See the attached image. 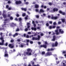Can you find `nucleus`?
I'll return each mask as SVG.
<instances>
[{
  "instance_id": "obj_20",
  "label": "nucleus",
  "mask_w": 66,
  "mask_h": 66,
  "mask_svg": "<svg viewBox=\"0 0 66 66\" xmlns=\"http://www.w3.org/2000/svg\"><path fill=\"white\" fill-rule=\"evenodd\" d=\"M54 49L52 48L51 49H48L47 50V51H52L53 50H54Z\"/></svg>"
},
{
  "instance_id": "obj_30",
  "label": "nucleus",
  "mask_w": 66,
  "mask_h": 66,
  "mask_svg": "<svg viewBox=\"0 0 66 66\" xmlns=\"http://www.w3.org/2000/svg\"><path fill=\"white\" fill-rule=\"evenodd\" d=\"M28 15H27L26 16V17L25 18V19L27 20L28 19Z\"/></svg>"
},
{
  "instance_id": "obj_33",
  "label": "nucleus",
  "mask_w": 66,
  "mask_h": 66,
  "mask_svg": "<svg viewBox=\"0 0 66 66\" xmlns=\"http://www.w3.org/2000/svg\"><path fill=\"white\" fill-rule=\"evenodd\" d=\"M62 66H66V64H65V63L63 62V64Z\"/></svg>"
},
{
  "instance_id": "obj_47",
  "label": "nucleus",
  "mask_w": 66,
  "mask_h": 66,
  "mask_svg": "<svg viewBox=\"0 0 66 66\" xmlns=\"http://www.w3.org/2000/svg\"><path fill=\"white\" fill-rule=\"evenodd\" d=\"M49 28L50 29H51L52 28V26H50L49 27Z\"/></svg>"
},
{
  "instance_id": "obj_44",
  "label": "nucleus",
  "mask_w": 66,
  "mask_h": 66,
  "mask_svg": "<svg viewBox=\"0 0 66 66\" xmlns=\"http://www.w3.org/2000/svg\"><path fill=\"white\" fill-rule=\"evenodd\" d=\"M27 43H29V41H30V40H29V39H27Z\"/></svg>"
},
{
  "instance_id": "obj_4",
  "label": "nucleus",
  "mask_w": 66,
  "mask_h": 66,
  "mask_svg": "<svg viewBox=\"0 0 66 66\" xmlns=\"http://www.w3.org/2000/svg\"><path fill=\"white\" fill-rule=\"evenodd\" d=\"M59 28H60L59 27H57L56 28L57 29L55 30L56 35H59L60 34V33L58 32V29H59Z\"/></svg>"
},
{
  "instance_id": "obj_48",
  "label": "nucleus",
  "mask_w": 66,
  "mask_h": 66,
  "mask_svg": "<svg viewBox=\"0 0 66 66\" xmlns=\"http://www.w3.org/2000/svg\"><path fill=\"white\" fill-rule=\"evenodd\" d=\"M17 41H18V42H20V39H18L17 40Z\"/></svg>"
},
{
  "instance_id": "obj_43",
  "label": "nucleus",
  "mask_w": 66,
  "mask_h": 66,
  "mask_svg": "<svg viewBox=\"0 0 66 66\" xmlns=\"http://www.w3.org/2000/svg\"><path fill=\"white\" fill-rule=\"evenodd\" d=\"M37 29H38V30H40V27H37Z\"/></svg>"
},
{
  "instance_id": "obj_22",
  "label": "nucleus",
  "mask_w": 66,
  "mask_h": 66,
  "mask_svg": "<svg viewBox=\"0 0 66 66\" xmlns=\"http://www.w3.org/2000/svg\"><path fill=\"white\" fill-rule=\"evenodd\" d=\"M20 47H21V48H22L24 46V45L22 44L21 45L19 46Z\"/></svg>"
},
{
  "instance_id": "obj_53",
  "label": "nucleus",
  "mask_w": 66,
  "mask_h": 66,
  "mask_svg": "<svg viewBox=\"0 0 66 66\" xmlns=\"http://www.w3.org/2000/svg\"><path fill=\"white\" fill-rule=\"evenodd\" d=\"M8 44H7V43H6V44H5V45L6 46H7Z\"/></svg>"
},
{
  "instance_id": "obj_6",
  "label": "nucleus",
  "mask_w": 66,
  "mask_h": 66,
  "mask_svg": "<svg viewBox=\"0 0 66 66\" xmlns=\"http://www.w3.org/2000/svg\"><path fill=\"white\" fill-rule=\"evenodd\" d=\"M5 13V11L4 10L3 11V16L4 18H6V15L5 14H4Z\"/></svg>"
},
{
  "instance_id": "obj_11",
  "label": "nucleus",
  "mask_w": 66,
  "mask_h": 66,
  "mask_svg": "<svg viewBox=\"0 0 66 66\" xmlns=\"http://www.w3.org/2000/svg\"><path fill=\"white\" fill-rule=\"evenodd\" d=\"M9 47L10 48H13L14 47V45H13V44H10L9 45Z\"/></svg>"
},
{
  "instance_id": "obj_23",
  "label": "nucleus",
  "mask_w": 66,
  "mask_h": 66,
  "mask_svg": "<svg viewBox=\"0 0 66 66\" xmlns=\"http://www.w3.org/2000/svg\"><path fill=\"white\" fill-rule=\"evenodd\" d=\"M4 23H7L8 21L7 20V19H6L5 20H4Z\"/></svg>"
},
{
  "instance_id": "obj_10",
  "label": "nucleus",
  "mask_w": 66,
  "mask_h": 66,
  "mask_svg": "<svg viewBox=\"0 0 66 66\" xmlns=\"http://www.w3.org/2000/svg\"><path fill=\"white\" fill-rule=\"evenodd\" d=\"M9 27L10 26V24H4L2 26V27Z\"/></svg>"
},
{
  "instance_id": "obj_37",
  "label": "nucleus",
  "mask_w": 66,
  "mask_h": 66,
  "mask_svg": "<svg viewBox=\"0 0 66 66\" xmlns=\"http://www.w3.org/2000/svg\"><path fill=\"white\" fill-rule=\"evenodd\" d=\"M27 26H30V23H27Z\"/></svg>"
},
{
  "instance_id": "obj_5",
  "label": "nucleus",
  "mask_w": 66,
  "mask_h": 66,
  "mask_svg": "<svg viewBox=\"0 0 66 66\" xmlns=\"http://www.w3.org/2000/svg\"><path fill=\"white\" fill-rule=\"evenodd\" d=\"M5 51L4 56L5 57H9L8 54H7V51H6V50H5Z\"/></svg>"
},
{
  "instance_id": "obj_58",
  "label": "nucleus",
  "mask_w": 66,
  "mask_h": 66,
  "mask_svg": "<svg viewBox=\"0 0 66 66\" xmlns=\"http://www.w3.org/2000/svg\"><path fill=\"white\" fill-rule=\"evenodd\" d=\"M46 25L47 27L49 26V24H48L47 23H46Z\"/></svg>"
},
{
  "instance_id": "obj_31",
  "label": "nucleus",
  "mask_w": 66,
  "mask_h": 66,
  "mask_svg": "<svg viewBox=\"0 0 66 66\" xmlns=\"http://www.w3.org/2000/svg\"><path fill=\"white\" fill-rule=\"evenodd\" d=\"M22 16L23 17H24V16H26V13H23L22 14Z\"/></svg>"
},
{
  "instance_id": "obj_38",
  "label": "nucleus",
  "mask_w": 66,
  "mask_h": 66,
  "mask_svg": "<svg viewBox=\"0 0 66 66\" xmlns=\"http://www.w3.org/2000/svg\"><path fill=\"white\" fill-rule=\"evenodd\" d=\"M14 42V40H13L12 39L11 40V43H13V42Z\"/></svg>"
},
{
  "instance_id": "obj_3",
  "label": "nucleus",
  "mask_w": 66,
  "mask_h": 66,
  "mask_svg": "<svg viewBox=\"0 0 66 66\" xmlns=\"http://www.w3.org/2000/svg\"><path fill=\"white\" fill-rule=\"evenodd\" d=\"M38 38H35L34 37H32V40H39L40 39V36L38 35Z\"/></svg>"
},
{
  "instance_id": "obj_41",
  "label": "nucleus",
  "mask_w": 66,
  "mask_h": 66,
  "mask_svg": "<svg viewBox=\"0 0 66 66\" xmlns=\"http://www.w3.org/2000/svg\"><path fill=\"white\" fill-rule=\"evenodd\" d=\"M13 17H11L10 18V20H13Z\"/></svg>"
},
{
  "instance_id": "obj_45",
  "label": "nucleus",
  "mask_w": 66,
  "mask_h": 66,
  "mask_svg": "<svg viewBox=\"0 0 66 66\" xmlns=\"http://www.w3.org/2000/svg\"><path fill=\"white\" fill-rule=\"evenodd\" d=\"M36 11L37 12H38V9H36Z\"/></svg>"
},
{
  "instance_id": "obj_28",
  "label": "nucleus",
  "mask_w": 66,
  "mask_h": 66,
  "mask_svg": "<svg viewBox=\"0 0 66 66\" xmlns=\"http://www.w3.org/2000/svg\"><path fill=\"white\" fill-rule=\"evenodd\" d=\"M17 35H18V33H16L15 34L13 35V36L14 37H15V36H17Z\"/></svg>"
},
{
  "instance_id": "obj_19",
  "label": "nucleus",
  "mask_w": 66,
  "mask_h": 66,
  "mask_svg": "<svg viewBox=\"0 0 66 66\" xmlns=\"http://www.w3.org/2000/svg\"><path fill=\"white\" fill-rule=\"evenodd\" d=\"M55 40V36H53V39H52V41H54Z\"/></svg>"
},
{
  "instance_id": "obj_18",
  "label": "nucleus",
  "mask_w": 66,
  "mask_h": 66,
  "mask_svg": "<svg viewBox=\"0 0 66 66\" xmlns=\"http://www.w3.org/2000/svg\"><path fill=\"white\" fill-rule=\"evenodd\" d=\"M53 11L54 12H57L58 11V9L55 8L53 9Z\"/></svg>"
},
{
  "instance_id": "obj_49",
  "label": "nucleus",
  "mask_w": 66,
  "mask_h": 66,
  "mask_svg": "<svg viewBox=\"0 0 66 66\" xmlns=\"http://www.w3.org/2000/svg\"><path fill=\"white\" fill-rule=\"evenodd\" d=\"M25 31H28V29L27 28H26L25 29Z\"/></svg>"
},
{
  "instance_id": "obj_46",
  "label": "nucleus",
  "mask_w": 66,
  "mask_h": 66,
  "mask_svg": "<svg viewBox=\"0 0 66 66\" xmlns=\"http://www.w3.org/2000/svg\"><path fill=\"white\" fill-rule=\"evenodd\" d=\"M48 4H49L50 5H52V3H48Z\"/></svg>"
},
{
  "instance_id": "obj_40",
  "label": "nucleus",
  "mask_w": 66,
  "mask_h": 66,
  "mask_svg": "<svg viewBox=\"0 0 66 66\" xmlns=\"http://www.w3.org/2000/svg\"><path fill=\"white\" fill-rule=\"evenodd\" d=\"M30 43L31 44H32L33 43V42L32 41H30Z\"/></svg>"
},
{
  "instance_id": "obj_7",
  "label": "nucleus",
  "mask_w": 66,
  "mask_h": 66,
  "mask_svg": "<svg viewBox=\"0 0 66 66\" xmlns=\"http://www.w3.org/2000/svg\"><path fill=\"white\" fill-rule=\"evenodd\" d=\"M52 16L51 17V19H56L57 18V17H53V15H52Z\"/></svg>"
},
{
  "instance_id": "obj_2",
  "label": "nucleus",
  "mask_w": 66,
  "mask_h": 66,
  "mask_svg": "<svg viewBox=\"0 0 66 66\" xmlns=\"http://www.w3.org/2000/svg\"><path fill=\"white\" fill-rule=\"evenodd\" d=\"M0 34V35H1V37L0 38V39H1V40H2V43L0 42V45H3V44H4V40H3V37L2 36V33H1Z\"/></svg>"
},
{
  "instance_id": "obj_64",
  "label": "nucleus",
  "mask_w": 66,
  "mask_h": 66,
  "mask_svg": "<svg viewBox=\"0 0 66 66\" xmlns=\"http://www.w3.org/2000/svg\"><path fill=\"white\" fill-rule=\"evenodd\" d=\"M8 3H11V2L10 1H9L8 2Z\"/></svg>"
},
{
  "instance_id": "obj_35",
  "label": "nucleus",
  "mask_w": 66,
  "mask_h": 66,
  "mask_svg": "<svg viewBox=\"0 0 66 66\" xmlns=\"http://www.w3.org/2000/svg\"><path fill=\"white\" fill-rule=\"evenodd\" d=\"M35 16L37 18H39V15H35Z\"/></svg>"
},
{
  "instance_id": "obj_50",
  "label": "nucleus",
  "mask_w": 66,
  "mask_h": 66,
  "mask_svg": "<svg viewBox=\"0 0 66 66\" xmlns=\"http://www.w3.org/2000/svg\"><path fill=\"white\" fill-rule=\"evenodd\" d=\"M12 24L13 26H16V24H14V23H12Z\"/></svg>"
},
{
  "instance_id": "obj_51",
  "label": "nucleus",
  "mask_w": 66,
  "mask_h": 66,
  "mask_svg": "<svg viewBox=\"0 0 66 66\" xmlns=\"http://www.w3.org/2000/svg\"><path fill=\"white\" fill-rule=\"evenodd\" d=\"M27 38H29V36L28 35H27L26 36Z\"/></svg>"
},
{
  "instance_id": "obj_55",
  "label": "nucleus",
  "mask_w": 66,
  "mask_h": 66,
  "mask_svg": "<svg viewBox=\"0 0 66 66\" xmlns=\"http://www.w3.org/2000/svg\"><path fill=\"white\" fill-rule=\"evenodd\" d=\"M16 15L17 16V17H19V14H17Z\"/></svg>"
},
{
  "instance_id": "obj_42",
  "label": "nucleus",
  "mask_w": 66,
  "mask_h": 66,
  "mask_svg": "<svg viewBox=\"0 0 66 66\" xmlns=\"http://www.w3.org/2000/svg\"><path fill=\"white\" fill-rule=\"evenodd\" d=\"M45 53V52H42V54H44Z\"/></svg>"
},
{
  "instance_id": "obj_56",
  "label": "nucleus",
  "mask_w": 66,
  "mask_h": 66,
  "mask_svg": "<svg viewBox=\"0 0 66 66\" xmlns=\"http://www.w3.org/2000/svg\"><path fill=\"white\" fill-rule=\"evenodd\" d=\"M28 34H31V33L30 32H28Z\"/></svg>"
},
{
  "instance_id": "obj_15",
  "label": "nucleus",
  "mask_w": 66,
  "mask_h": 66,
  "mask_svg": "<svg viewBox=\"0 0 66 66\" xmlns=\"http://www.w3.org/2000/svg\"><path fill=\"white\" fill-rule=\"evenodd\" d=\"M31 29L32 30H34L35 31H36L37 30L36 28L35 27V28L32 27L31 28Z\"/></svg>"
},
{
  "instance_id": "obj_36",
  "label": "nucleus",
  "mask_w": 66,
  "mask_h": 66,
  "mask_svg": "<svg viewBox=\"0 0 66 66\" xmlns=\"http://www.w3.org/2000/svg\"><path fill=\"white\" fill-rule=\"evenodd\" d=\"M9 53H13V51H12V50H11L9 51Z\"/></svg>"
},
{
  "instance_id": "obj_17",
  "label": "nucleus",
  "mask_w": 66,
  "mask_h": 66,
  "mask_svg": "<svg viewBox=\"0 0 66 66\" xmlns=\"http://www.w3.org/2000/svg\"><path fill=\"white\" fill-rule=\"evenodd\" d=\"M52 54L51 52H48L46 54L47 55H51Z\"/></svg>"
},
{
  "instance_id": "obj_27",
  "label": "nucleus",
  "mask_w": 66,
  "mask_h": 66,
  "mask_svg": "<svg viewBox=\"0 0 66 66\" xmlns=\"http://www.w3.org/2000/svg\"><path fill=\"white\" fill-rule=\"evenodd\" d=\"M5 29L4 28H1L0 27V31L1 30H3L4 31H5Z\"/></svg>"
},
{
  "instance_id": "obj_62",
  "label": "nucleus",
  "mask_w": 66,
  "mask_h": 66,
  "mask_svg": "<svg viewBox=\"0 0 66 66\" xmlns=\"http://www.w3.org/2000/svg\"><path fill=\"white\" fill-rule=\"evenodd\" d=\"M6 8H8L9 7V5H7L6 6Z\"/></svg>"
},
{
  "instance_id": "obj_16",
  "label": "nucleus",
  "mask_w": 66,
  "mask_h": 66,
  "mask_svg": "<svg viewBox=\"0 0 66 66\" xmlns=\"http://www.w3.org/2000/svg\"><path fill=\"white\" fill-rule=\"evenodd\" d=\"M40 47H44L45 48H46V47L47 46L46 45H41L40 46Z\"/></svg>"
},
{
  "instance_id": "obj_13",
  "label": "nucleus",
  "mask_w": 66,
  "mask_h": 66,
  "mask_svg": "<svg viewBox=\"0 0 66 66\" xmlns=\"http://www.w3.org/2000/svg\"><path fill=\"white\" fill-rule=\"evenodd\" d=\"M21 3V2L19 1H16L15 2V3L16 4H20Z\"/></svg>"
},
{
  "instance_id": "obj_52",
  "label": "nucleus",
  "mask_w": 66,
  "mask_h": 66,
  "mask_svg": "<svg viewBox=\"0 0 66 66\" xmlns=\"http://www.w3.org/2000/svg\"><path fill=\"white\" fill-rule=\"evenodd\" d=\"M55 28V26H53L52 27V28L53 29H54V28Z\"/></svg>"
},
{
  "instance_id": "obj_34",
  "label": "nucleus",
  "mask_w": 66,
  "mask_h": 66,
  "mask_svg": "<svg viewBox=\"0 0 66 66\" xmlns=\"http://www.w3.org/2000/svg\"><path fill=\"white\" fill-rule=\"evenodd\" d=\"M62 20L63 22H65V19H62Z\"/></svg>"
},
{
  "instance_id": "obj_1",
  "label": "nucleus",
  "mask_w": 66,
  "mask_h": 66,
  "mask_svg": "<svg viewBox=\"0 0 66 66\" xmlns=\"http://www.w3.org/2000/svg\"><path fill=\"white\" fill-rule=\"evenodd\" d=\"M27 52H26V51L24 52V54H19V55L20 56H26V55H27L28 56L31 55L32 54V50L30 48H28L27 49Z\"/></svg>"
},
{
  "instance_id": "obj_24",
  "label": "nucleus",
  "mask_w": 66,
  "mask_h": 66,
  "mask_svg": "<svg viewBox=\"0 0 66 66\" xmlns=\"http://www.w3.org/2000/svg\"><path fill=\"white\" fill-rule=\"evenodd\" d=\"M35 8H38L39 7V5H35Z\"/></svg>"
},
{
  "instance_id": "obj_8",
  "label": "nucleus",
  "mask_w": 66,
  "mask_h": 66,
  "mask_svg": "<svg viewBox=\"0 0 66 66\" xmlns=\"http://www.w3.org/2000/svg\"><path fill=\"white\" fill-rule=\"evenodd\" d=\"M21 18H19V21L20 22V23L19 24V25L20 26V27H21L22 26V23H21Z\"/></svg>"
},
{
  "instance_id": "obj_39",
  "label": "nucleus",
  "mask_w": 66,
  "mask_h": 66,
  "mask_svg": "<svg viewBox=\"0 0 66 66\" xmlns=\"http://www.w3.org/2000/svg\"><path fill=\"white\" fill-rule=\"evenodd\" d=\"M53 25H56V22H54L53 23Z\"/></svg>"
},
{
  "instance_id": "obj_26",
  "label": "nucleus",
  "mask_w": 66,
  "mask_h": 66,
  "mask_svg": "<svg viewBox=\"0 0 66 66\" xmlns=\"http://www.w3.org/2000/svg\"><path fill=\"white\" fill-rule=\"evenodd\" d=\"M21 9L22 10L24 11H27V9L26 8H22Z\"/></svg>"
},
{
  "instance_id": "obj_25",
  "label": "nucleus",
  "mask_w": 66,
  "mask_h": 66,
  "mask_svg": "<svg viewBox=\"0 0 66 66\" xmlns=\"http://www.w3.org/2000/svg\"><path fill=\"white\" fill-rule=\"evenodd\" d=\"M40 12H41L42 13H44V10L42 9H40Z\"/></svg>"
},
{
  "instance_id": "obj_54",
  "label": "nucleus",
  "mask_w": 66,
  "mask_h": 66,
  "mask_svg": "<svg viewBox=\"0 0 66 66\" xmlns=\"http://www.w3.org/2000/svg\"><path fill=\"white\" fill-rule=\"evenodd\" d=\"M66 52L65 51H63V53H66Z\"/></svg>"
},
{
  "instance_id": "obj_63",
  "label": "nucleus",
  "mask_w": 66,
  "mask_h": 66,
  "mask_svg": "<svg viewBox=\"0 0 66 66\" xmlns=\"http://www.w3.org/2000/svg\"><path fill=\"white\" fill-rule=\"evenodd\" d=\"M43 35H44V34H43V33L41 34V36H43Z\"/></svg>"
},
{
  "instance_id": "obj_60",
  "label": "nucleus",
  "mask_w": 66,
  "mask_h": 66,
  "mask_svg": "<svg viewBox=\"0 0 66 66\" xmlns=\"http://www.w3.org/2000/svg\"><path fill=\"white\" fill-rule=\"evenodd\" d=\"M15 20H16V21H18V19H17V18H15Z\"/></svg>"
},
{
  "instance_id": "obj_12",
  "label": "nucleus",
  "mask_w": 66,
  "mask_h": 66,
  "mask_svg": "<svg viewBox=\"0 0 66 66\" xmlns=\"http://www.w3.org/2000/svg\"><path fill=\"white\" fill-rule=\"evenodd\" d=\"M59 32L60 33H61V34H63L64 32L62 30V29H59Z\"/></svg>"
},
{
  "instance_id": "obj_59",
  "label": "nucleus",
  "mask_w": 66,
  "mask_h": 66,
  "mask_svg": "<svg viewBox=\"0 0 66 66\" xmlns=\"http://www.w3.org/2000/svg\"><path fill=\"white\" fill-rule=\"evenodd\" d=\"M25 4L27 5V4H29V3L28 2H27L25 3Z\"/></svg>"
},
{
  "instance_id": "obj_14",
  "label": "nucleus",
  "mask_w": 66,
  "mask_h": 66,
  "mask_svg": "<svg viewBox=\"0 0 66 66\" xmlns=\"http://www.w3.org/2000/svg\"><path fill=\"white\" fill-rule=\"evenodd\" d=\"M59 13H60V14H61L62 15H65V12H62V11H59Z\"/></svg>"
},
{
  "instance_id": "obj_32",
  "label": "nucleus",
  "mask_w": 66,
  "mask_h": 66,
  "mask_svg": "<svg viewBox=\"0 0 66 66\" xmlns=\"http://www.w3.org/2000/svg\"><path fill=\"white\" fill-rule=\"evenodd\" d=\"M19 28H17V29L16 30V32H18V31H19Z\"/></svg>"
},
{
  "instance_id": "obj_61",
  "label": "nucleus",
  "mask_w": 66,
  "mask_h": 66,
  "mask_svg": "<svg viewBox=\"0 0 66 66\" xmlns=\"http://www.w3.org/2000/svg\"><path fill=\"white\" fill-rule=\"evenodd\" d=\"M49 22L50 24H52V21H50Z\"/></svg>"
},
{
  "instance_id": "obj_57",
  "label": "nucleus",
  "mask_w": 66,
  "mask_h": 66,
  "mask_svg": "<svg viewBox=\"0 0 66 66\" xmlns=\"http://www.w3.org/2000/svg\"><path fill=\"white\" fill-rule=\"evenodd\" d=\"M33 66H39V65H38V64H37V65H33Z\"/></svg>"
},
{
  "instance_id": "obj_9",
  "label": "nucleus",
  "mask_w": 66,
  "mask_h": 66,
  "mask_svg": "<svg viewBox=\"0 0 66 66\" xmlns=\"http://www.w3.org/2000/svg\"><path fill=\"white\" fill-rule=\"evenodd\" d=\"M58 44V43H57V42H55V45L54 44H52V47H54V46H57V45Z\"/></svg>"
},
{
  "instance_id": "obj_21",
  "label": "nucleus",
  "mask_w": 66,
  "mask_h": 66,
  "mask_svg": "<svg viewBox=\"0 0 66 66\" xmlns=\"http://www.w3.org/2000/svg\"><path fill=\"white\" fill-rule=\"evenodd\" d=\"M32 23L34 24V27H35L36 26V24H35V22H34V21H32Z\"/></svg>"
},
{
  "instance_id": "obj_29",
  "label": "nucleus",
  "mask_w": 66,
  "mask_h": 66,
  "mask_svg": "<svg viewBox=\"0 0 66 66\" xmlns=\"http://www.w3.org/2000/svg\"><path fill=\"white\" fill-rule=\"evenodd\" d=\"M62 23V22L60 21L58 22V24H60Z\"/></svg>"
}]
</instances>
